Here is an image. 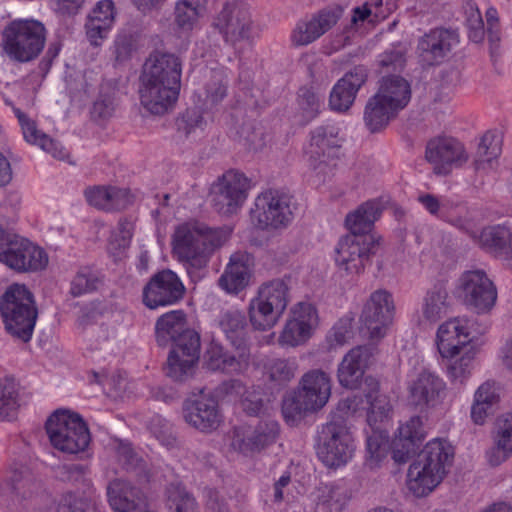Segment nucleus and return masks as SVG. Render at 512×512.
Returning <instances> with one entry per match:
<instances>
[{
    "mask_svg": "<svg viewBox=\"0 0 512 512\" xmlns=\"http://www.w3.org/2000/svg\"><path fill=\"white\" fill-rule=\"evenodd\" d=\"M155 337L160 347L172 346L166 375L176 382L191 379L200 357V336L189 327L186 313L173 310L161 315L155 324Z\"/></svg>",
    "mask_w": 512,
    "mask_h": 512,
    "instance_id": "obj_1",
    "label": "nucleus"
},
{
    "mask_svg": "<svg viewBox=\"0 0 512 512\" xmlns=\"http://www.w3.org/2000/svg\"><path fill=\"white\" fill-rule=\"evenodd\" d=\"M185 287L172 270L165 269L154 274L143 288V303L149 309L173 305L181 300Z\"/></svg>",
    "mask_w": 512,
    "mask_h": 512,
    "instance_id": "obj_17",
    "label": "nucleus"
},
{
    "mask_svg": "<svg viewBox=\"0 0 512 512\" xmlns=\"http://www.w3.org/2000/svg\"><path fill=\"white\" fill-rule=\"evenodd\" d=\"M388 450V441L378 430L372 429V433L366 440V465L373 469L386 457Z\"/></svg>",
    "mask_w": 512,
    "mask_h": 512,
    "instance_id": "obj_51",
    "label": "nucleus"
},
{
    "mask_svg": "<svg viewBox=\"0 0 512 512\" xmlns=\"http://www.w3.org/2000/svg\"><path fill=\"white\" fill-rule=\"evenodd\" d=\"M352 320L349 318L340 319L327 334L329 347L342 346L352 337Z\"/></svg>",
    "mask_w": 512,
    "mask_h": 512,
    "instance_id": "obj_60",
    "label": "nucleus"
},
{
    "mask_svg": "<svg viewBox=\"0 0 512 512\" xmlns=\"http://www.w3.org/2000/svg\"><path fill=\"white\" fill-rule=\"evenodd\" d=\"M279 432V425L273 419H265L258 423L251 433V440L255 452H259L265 447L275 442Z\"/></svg>",
    "mask_w": 512,
    "mask_h": 512,
    "instance_id": "obj_52",
    "label": "nucleus"
},
{
    "mask_svg": "<svg viewBox=\"0 0 512 512\" xmlns=\"http://www.w3.org/2000/svg\"><path fill=\"white\" fill-rule=\"evenodd\" d=\"M376 348L370 345H359L350 349L338 365L337 379L339 384L347 389H357L364 374L372 362Z\"/></svg>",
    "mask_w": 512,
    "mask_h": 512,
    "instance_id": "obj_23",
    "label": "nucleus"
},
{
    "mask_svg": "<svg viewBox=\"0 0 512 512\" xmlns=\"http://www.w3.org/2000/svg\"><path fill=\"white\" fill-rule=\"evenodd\" d=\"M399 112L388 103L374 94L365 105L363 120L365 126L371 133L378 132L385 128Z\"/></svg>",
    "mask_w": 512,
    "mask_h": 512,
    "instance_id": "obj_38",
    "label": "nucleus"
},
{
    "mask_svg": "<svg viewBox=\"0 0 512 512\" xmlns=\"http://www.w3.org/2000/svg\"><path fill=\"white\" fill-rule=\"evenodd\" d=\"M50 442L61 452L76 454L90 443V432L80 415L67 410L55 411L46 422Z\"/></svg>",
    "mask_w": 512,
    "mask_h": 512,
    "instance_id": "obj_8",
    "label": "nucleus"
},
{
    "mask_svg": "<svg viewBox=\"0 0 512 512\" xmlns=\"http://www.w3.org/2000/svg\"><path fill=\"white\" fill-rule=\"evenodd\" d=\"M425 435L426 432L419 416H414L401 425L393 442V460L398 464L406 463L416 453Z\"/></svg>",
    "mask_w": 512,
    "mask_h": 512,
    "instance_id": "obj_27",
    "label": "nucleus"
},
{
    "mask_svg": "<svg viewBox=\"0 0 512 512\" xmlns=\"http://www.w3.org/2000/svg\"><path fill=\"white\" fill-rule=\"evenodd\" d=\"M448 309V291L443 283H436L424 297L423 316L431 322H436L447 314Z\"/></svg>",
    "mask_w": 512,
    "mask_h": 512,
    "instance_id": "obj_43",
    "label": "nucleus"
},
{
    "mask_svg": "<svg viewBox=\"0 0 512 512\" xmlns=\"http://www.w3.org/2000/svg\"><path fill=\"white\" fill-rule=\"evenodd\" d=\"M235 350L227 353L226 373L241 374L245 372L251 360L250 348L245 341L233 345Z\"/></svg>",
    "mask_w": 512,
    "mask_h": 512,
    "instance_id": "obj_54",
    "label": "nucleus"
},
{
    "mask_svg": "<svg viewBox=\"0 0 512 512\" xmlns=\"http://www.w3.org/2000/svg\"><path fill=\"white\" fill-rule=\"evenodd\" d=\"M115 452L118 462L127 471H136L138 469L145 471V461L134 451L130 443L119 441L115 447Z\"/></svg>",
    "mask_w": 512,
    "mask_h": 512,
    "instance_id": "obj_56",
    "label": "nucleus"
},
{
    "mask_svg": "<svg viewBox=\"0 0 512 512\" xmlns=\"http://www.w3.org/2000/svg\"><path fill=\"white\" fill-rule=\"evenodd\" d=\"M241 405L244 412L250 416H261L264 414L266 405L260 387L245 389L242 395Z\"/></svg>",
    "mask_w": 512,
    "mask_h": 512,
    "instance_id": "obj_57",
    "label": "nucleus"
},
{
    "mask_svg": "<svg viewBox=\"0 0 512 512\" xmlns=\"http://www.w3.org/2000/svg\"><path fill=\"white\" fill-rule=\"evenodd\" d=\"M214 26L232 45L249 41L252 37V19L248 8L239 2L226 3L214 20Z\"/></svg>",
    "mask_w": 512,
    "mask_h": 512,
    "instance_id": "obj_18",
    "label": "nucleus"
},
{
    "mask_svg": "<svg viewBox=\"0 0 512 512\" xmlns=\"http://www.w3.org/2000/svg\"><path fill=\"white\" fill-rule=\"evenodd\" d=\"M228 351L220 344L211 342L205 352V364L211 371H221L226 373Z\"/></svg>",
    "mask_w": 512,
    "mask_h": 512,
    "instance_id": "obj_62",
    "label": "nucleus"
},
{
    "mask_svg": "<svg viewBox=\"0 0 512 512\" xmlns=\"http://www.w3.org/2000/svg\"><path fill=\"white\" fill-rule=\"evenodd\" d=\"M165 494L170 512H199L195 497L182 484L170 483Z\"/></svg>",
    "mask_w": 512,
    "mask_h": 512,
    "instance_id": "obj_46",
    "label": "nucleus"
},
{
    "mask_svg": "<svg viewBox=\"0 0 512 512\" xmlns=\"http://www.w3.org/2000/svg\"><path fill=\"white\" fill-rule=\"evenodd\" d=\"M407 47L401 43L386 49L378 57L379 72L383 75L391 71H402L406 65Z\"/></svg>",
    "mask_w": 512,
    "mask_h": 512,
    "instance_id": "obj_49",
    "label": "nucleus"
},
{
    "mask_svg": "<svg viewBox=\"0 0 512 512\" xmlns=\"http://www.w3.org/2000/svg\"><path fill=\"white\" fill-rule=\"evenodd\" d=\"M343 12V7L335 5L320 10L308 21L299 22L292 33V42L297 46L314 42L337 24Z\"/></svg>",
    "mask_w": 512,
    "mask_h": 512,
    "instance_id": "obj_25",
    "label": "nucleus"
},
{
    "mask_svg": "<svg viewBox=\"0 0 512 512\" xmlns=\"http://www.w3.org/2000/svg\"><path fill=\"white\" fill-rule=\"evenodd\" d=\"M19 394L13 380L0 379V420L11 421L18 414Z\"/></svg>",
    "mask_w": 512,
    "mask_h": 512,
    "instance_id": "obj_47",
    "label": "nucleus"
},
{
    "mask_svg": "<svg viewBox=\"0 0 512 512\" xmlns=\"http://www.w3.org/2000/svg\"><path fill=\"white\" fill-rule=\"evenodd\" d=\"M223 229H212L205 223L191 221L176 227L172 252L188 273L205 268L214 251L228 239Z\"/></svg>",
    "mask_w": 512,
    "mask_h": 512,
    "instance_id": "obj_3",
    "label": "nucleus"
},
{
    "mask_svg": "<svg viewBox=\"0 0 512 512\" xmlns=\"http://www.w3.org/2000/svg\"><path fill=\"white\" fill-rule=\"evenodd\" d=\"M116 96L117 88L112 82L107 81L100 85L99 92L90 110L94 121L102 123L114 116L118 105Z\"/></svg>",
    "mask_w": 512,
    "mask_h": 512,
    "instance_id": "obj_39",
    "label": "nucleus"
},
{
    "mask_svg": "<svg viewBox=\"0 0 512 512\" xmlns=\"http://www.w3.org/2000/svg\"><path fill=\"white\" fill-rule=\"evenodd\" d=\"M393 310L392 295L388 291L380 289L371 294L361 314L362 323L370 339H380L385 335Z\"/></svg>",
    "mask_w": 512,
    "mask_h": 512,
    "instance_id": "obj_22",
    "label": "nucleus"
},
{
    "mask_svg": "<svg viewBox=\"0 0 512 512\" xmlns=\"http://www.w3.org/2000/svg\"><path fill=\"white\" fill-rule=\"evenodd\" d=\"M92 504V497L90 494L83 493L78 495L76 493H65L57 508V512H86Z\"/></svg>",
    "mask_w": 512,
    "mask_h": 512,
    "instance_id": "obj_58",
    "label": "nucleus"
},
{
    "mask_svg": "<svg viewBox=\"0 0 512 512\" xmlns=\"http://www.w3.org/2000/svg\"><path fill=\"white\" fill-rule=\"evenodd\" d=\"M379 245V240L373 235L348 234L338 242L335 261L348 274H359Z\"/></svg>",
    "mask_w": 512,
    "mask_h": 512,
    "instance_id": "obj_16",
    "label": "nucleus"
},
{
    "mask_svg": "<svg viewBox=\"0 0 512 512\" xmlns=\"http://www.w3.org/2000/svg\"><path fill=\"white\" fill-rule=\"evenodd\" d=\"M462 351L463 354L459 358H452L447 366L450 380L454 383L458 382L460 384L464 383L470 375L475 356V352L470 346Z\"/></svg>",
    "mask_w": 512,
    "mask_h": 512,
    "instance_id": "obj_53",
    "label": "nucleus"
},
{
    "mask_svg": "<svg viewBox=\"0 0 512 512\" xmlns=\"http://www.w3.org/2000/svg\"><path fill=\"white\" fill-rule=\"evenodd\" d=\"M477 243L505 260H512V230L505 225L485 227L478 235Z\"/></svg>",
    "mask_w": 512,
    "mask_h": 512,
    "instance_id": "obj_33",
    "label": "nucleus"
},
{
    "mask_svg": "<svg viewBox=\"0 0 512 512\" xmlns=\"http://www.w3.org/2000/svg\"><path fill=\"white\" fill-rule=\"evenodd\" d=\"M133 225L127 219H120L117 232L111 235L108 249L113 254H119L125 250L130 243L132 237Z\"/></svg>",
    "mask_w": 512,
    "mask_h": 512,
    "instance_id": "obj_59",
    "label": "nucleus"
},
{
    "mask_svg": "<svg viewBox=\"0 0 512 512\" xmlns=\"http://www.w3.org/2000/svg\"><path fill=\"white\" fill-rule=\"evenodd\" d=\"M207 0H177L174 23L182 31H191L206 10Z\"/></svg>",
    "mask_w": 512,
    "mask_h": 512,
    "instance_id": "obj_41",
    "label": "nucleus"
},
{
    "mask_svg": "<svg viewBox=\"0 0 512 512\" xmlns=\"http://www.w3.org/2000/svg\"><path fill=\"white\" fill-rule=\"evenodd\" d=\"M354 441L347 423L341 417H332L319 433L317 455L330 468L345 465L353 456Z\"/></svg>",
    "mask_w": 512,
    "mask_h": 512,
    "instance_id": "obj_10",
    "label": "nucleus"
},
{
    "mask_svg": "<svg viewBox=\"0 0 512 512\" xmlns=\"http://www.w3.org/2000/svg\"><path fill=\"white\" fill-rule=\"evenodd\" d=\"M0 263L17 273L38 272L48 265V255L29 239L3 231L0 235Z\"/></svg>",
    "mask_w": 512,
    "mask_h": 512,
    "instance_id": "obj_9",
    "label": "nucleus"
},
{
    "mask_svg": "<svg viewBox=\"0 0 512 512\" xmlns=\"http://www.w3.org/2000/svg\"><path fill=\"white\" fill-rule=\"evenodd\" d=\"M182 62L172 53H155L146 60L139 88L144 108L155 115L167 113L176 103L181 87Z\"/></svg>",
    "mask_w": 512,
    "mask_h": 512,
    "instance_id": "obj_2",
    "label": "nucleus"
},
{
    "mask_svg": "<svg viewBox=\"0 0 512 512\" xmlns=\"http://www.w3.org/2000/svg\"><path fill=\"white\" fill-rule=\"evenodd\" d=\"M493 446L486 452L490 466L496 467L512 456V413L497 418L492 432Z\"/></svg>",
    "mask_w": 512,
    "mask_h": 512,
    "instance_id": "obj_29",
    "label": "nucleus"
},
{
    "mask_svg": "<svg viewBox=\"0 0 512 512\" xmlns=\"http://www.w3.org/2000/svg\"><path fill=\"white\" fill-rule=\"evenodd\" d=\"M45 42V26L34 19L13 20L2 33L4 52L11 60L19 63L36 59L42 52Z\"/></svg>",
    "mask_w": 512,
    "mask_h": 512,
    "instance_id": "obj_7",
    "label": "nucleus"
},
{
    "mask_svg": "<svg viewBox=\"0 0 512 512\" xmlns=\"http://www.w3.org/2000/svg\"><path fill=\"white\" fill-rule=\"evenodd\" d=\"M0 314L6 332L28 342L33 334L38 309L33 293L24 284H12L0 297Z\"/></svg>",
    "mask_w": 512,
    "mask_h": 512,
    "instance_id": "obj_4",
    "label": "nucleus"
},
{
    "mask_svg": "<svg viewBox=\"0 0 512 512\" xmlns=\"http://www.w3.org/2000/svg\"><path fill=\"white\" fill-rule=\"evenodd\" d=\"M100 279L89 268L80 269L71 281L70 293L74 297L90 293L97 289Z\"/></svg>",
    "mask_w": 512,
    "mask_h": 512,
    "instance_id": "obj_55",
    "label": "nucleus"
},
{
    "mask_svg": "<svg viewBox=\"0 0 512 512\" xmlns=\"http://www.w3.org/2000/svg\"><path fill=\"white\" fill-rule=\"evenodd\" d=\"M291 198L275 190H268L255 199L251 218L262 230L279 229L288 226L293 219L290 207Z\"/></svg>",
    "mask_w": 512,
    "mask_h": 512,
    "instance_id": "obj_15",
    "label": "nucleus"
},
{
    "mask_svg": "<svg viewBox=\"0 0 512 512\" xmlns=\"http://www.w3.org/2000/svg\"><path fill=\"white\" fill-rule=\"evenodd\" d=\"M247 256L233 254L224 273L219 278V286L228 293L238 294L245 289L251 278Z\"/></svg>",
    "mask_w": 512,
    "mask_h": 512,
    "instance_id": "obj_34",
    "label": "nucleus"
},
{
    "mask_svg": "<svg viewBox=\"0 0 512 512\" xmlns=\"http://www.w3.org/2000/svg\"><path fill=\"white\" fill-rule=\"evenodd\" d=\"M40 489V481L27 467L15 469L10 477L0 485L2 494L15 495L20 499L31 498Z\"/></svg>",
    "mask_w": 512,
    "mask_h": 512,
    "instance_id": "obj_36",
    "label": "nucleus"
},
{
    "mask_svg": "<svg viewBox=\"0 0 512 512\" xmlns=\"http://www.w3.org/2000/svg\"><path fill=\"white\" fill-rule=\"evenodd\" d=\"M382 100L400 112L411 100L412 90L410 82L399 74L383 75L378 80L375 93Z\"/></svg>",
    "mask_w": 512,
    "mask_h": 512,
    "instance_id": "obj_32",
    "label": "nucleus"
},
{
    "mask_svg": "<svg viewBox=\"0 0 512 512\" xmlns=\"http://www.w3.org/2000/svg\"><path fill=\"white\" fill-rule=\"evenodd\" d=\"M416 466H418L417 459L408 469L407 486L416 497H424L431 493L442 482V480L437 473H433L428 468L417 473ZM418 470H420V468H418Z\"/></svg>",
    "mask_w": 512,
    "mask_h": 512,
    "instance_id": "obj_44",
    "label": "nucleus"
},
{
    "mask_svg": "<svg viewBox=\"0 0 512 512\" xmlns=\"http://www.w3.org/2000/svg\"><path fill=\"white\" fill-rule=\"evenodd\" d=\"M365 398L368 403L367 422L373 429L377 422H382L388 417L391 410L390 405L385 397L378 395L379 383L373 377L365 378Z\"/></svg>",
    "mask_w": 512,
    "mask_h": 512,
    "instance_id": "obj_42",
    "label": "nucleus"
},
{
    "mask_svg": "<svg viewBox=\"0 0 512 512\" xmlns=\"http://www.w3.org/2000/svg\"><path fill=\"white\" fill-rule=\"evenodd\" d=\"M469 333L466 326L458 318L443 323L437 332L439 353L446 358H452L468 347Z\"/></svg>",
    "mask_w": 512,
    "mask_h": 512,
    "instance_id": "obj_30",
    "label": "nucleus"
},
{
    "mask_svg": "<svg viewBox=\"0 0 512 512\" xmlns=\"http://www.w3.org/2000/svg\"><path fill=\"white\" fill-rule=\"evenodd\" d=\"M183 418L187 424L203 433L215 431L222 421L217 400L207 394L185 400Z\"/></svg>",
    "mask_w": 512,
    "mask_h": 512,
    "instance_id": "obj_20",
    "label": "nucleus"
},
{
    "mask_svg": "<svg viewBox=\"0 0 512 512\" xmlns=\"http://www.w3.org/2000/svg\"><path fill=\"white\" fill-rule=\"evenodd\" d=\"M298 103L303 111L304 117L313 119L319 112V98L312 88L302 87L298 92Z\"/></svg>",
    "mask_w": 512,
    "mask_h": 512,
    "instance_id": "obj_64",
    "label": "nucleus"
},
{
    "mask_svg": "<svg viewBox=\"0 0 512 512\" xmlns=\"http://www.w3.org/2000/svg\"><path fill=\"white\" fill-rule=\"evenodd\" d=\"M500 153V141L493 133H485L478 145L473 160L475 170L488 172L495 169L498 164V157Z\"/></svg>",
    "mask_w": 512,
    "mask_h": 512,
    "instance_id": "obj_40",
    "label": "nucleus"
},
{
    "mask_svg": "<svg viewBox=\"0 0 512 512\" xmlns=\"http://www.w3.org/2000/svg\"><path fill=\"white\" fill-rule=\"evenodd\" d=\"M17 117L27 142L38 145L42 150L50 153L54 158L59 160H64L68 157V153L65 149L48 135L40 132L35 122L30 120L24 113L18 110Z\"/></svg>",
    "mask_w": 512,
    "mask_h": 512,
    "instance_id": "obj_37",
    "label": "nucleus"
},
{
    "mask_svg": "<svg viewBox=\"0 0 512 512\" xmlns=\"http://www.w3.org/2000/svg\"><path fill=\"white\" fill-rule=\"evenodd\" d=\"M88 203L101 210L119 211L127 208L133 201L130 191L115 186H93L85 190Z\"/></svg>",
    "mask_w": 512,
    "mask_h": 512,
    "instance_id": "obj_31",
    "label": "nucleus"
},
{
    "mask_svg": "<svg viewBox=\"0 0 512 512\" xmlns=\"http://www.w3.org/2000/svg\"><path fill=\"white\" fill-rule=\"evenodd\" d=\"M227 95V84L221 72H214L206 84V102L216 105Z\"/></svg>",
    "mask_w": 512,
    "mask_h": 512,
    "instance_id": "obj_61",
    "label": "nucleus"
},
{
    "mask_svg": "<svg viewBox=\"0 0 512 512\" xmlns=\"http://www.w3.org/2000/svg\"><path fill=\"white\" fill-rule=\"evenodd\" d=\"M384 206L378 199H373L362 203L356 210L346 216L345 224L351 234L370 235L368 232L377 221Z\"/></svg>",
    "mask_w": 512,
    "mask_h": 512,
    "instance_id": "obj_35",
    "label": "nucleus"
},
{
    "mask_svg": "<svg viewBox=\"0 0 512 512\" xmlns=\"http://www.w3.org/2000/svg\"><path fill=\"white\" fill-rule=\"evenodd\" d=\"M290 302L289 279L277 278L262 283L249 304L252 326L260 331L274 327Z\"/></svg>",
    "mask_w": 512,
    "mask_h": 512,
    "instance_id": "obj_6",
    "label": "nucleus"
},
{
    "mask_svg": "<svg viewBox=\"0 0 512 512\" xmlns=\"http://www.w3.org/2000/svg\"><path fill=\"white\" fill-rule=\"evenodd\" d=\"M297 368L295 360L275 358L265 363L264 374L270 382L285 385L295 377Z\"/></svg>",
    "mask_w": 512,
    "mask_h": 512,
    "instance_id": "obj_48",
    "label": "nucleus"
},
{
    "mask_svg": "<svg viewBox=\"0 0 512 512\" xmlns=\"http://www.w3.org/2000/svg\"><path fill=\"white\" fill-rule=\"evenodd\" d=\"M331 394L330 377L322 370L305 373L297 391L283 399L282 413L287 421H296L306 413L321 409Z\"/></svg>",
    "mask_w": 512,
    "mask_h": 512,
    "instance_id": "obj_5",
    "label": "nucleus"
},
{
    "mask_svg": "<svg viewBox=\"0 0 512 512\" xmlns=\"http://www.w3.org/2000/svg\"><path fill=\"white\" fill-rule=\"evenodd\" d=\"M219 326L232 345L245 341L247 321L243 312L236 309L222 312L219 318Z\"/></svg>",
    "mask_w": 512,
    "mask_h": 512,
    "instance_id": "obj_45",
    "label": "nucleus"
},
{
    "mask_svg": "<svg viewBox=\"0 0 512 512\" xmlns=\"http://www.w3.org/2000/svg\"><path fill=\"white\" fill-rule=\"evenodd\" d=\"M459 42L458 35L451 30L435 28L419 38L417 55L423 65L434 66L446 61L454 46Z\"/></svg>",
    "mask_w": 512,
    "mask_h": 512,
    "instance_id": "obj_21",
    "label": "nucleus"
},
{
    "mask_svg": "<svg viewBox=\"0 0 512 512\" xmlns=\"http://www.w3.org/2000/svg\"><path fill=\"white\" fill-rule=\"evenodd\" d=\"M342 146L339 129L332 125L321 126L311 133V141L307 151L310 165L321 181L333 175L337 156Z\"/></svg>",
    "mask_w": 512,
    "mask_h": 512,
    "instance_id": "obj_12",
    "label": "nucleus"
},
{
    "mask_svg": "<svg viewBox=\"0 0 512 512\" xmlns=\"http://www.w3.org/2000/svg\"><path fill=\"white\" fill-rule=\"evenodd\" d=\"M425 158L438 175H447L453 168L468 161V154L458 140L452 137H435L427 142Z\"/></svg>",
    "mask_w": 512,
    "mask_h": 512,
    "instance_id": "obj_19",
    "label": "nucleus"
},
{
    "mask_svg": "<svg viewBox=\"0 0 512 512\" xmlns=\"http://www.w3.org/2000/svg\"><path fill=\"white\" fill-rule=\"evenodd\" d=\"M445 396V381L428 369H422L407 380V404L415 411L428 412L439 406Z\"/></svg>",
    "mask_w": 512,
    "mask_h": 512,
    "instance_id": "obj_11",
    "label": "nucleus"
},
{
    "mask_svg": "<svg viewBox=\"0 0 512 512\" xmlns=\"http://www.w3.org/2000/svg\"><path fill=\"white\" fill-rule=\"evenodd\" d=\"M313 331L309 325L290 318L279 336V343L290 347L302 345L312 336Z\"/></svg>",
    "mask_w": 512,
    "mask_h": 512,
    "instance_id": "obj_50",
    "label": "nucleus"
},
{
    "mask_svg": "<svg viewBox=\"0 0 512 512\" xmlns=\"http://www.w3.org/2000/svg\"><path fill=\"white\" fill-rule=\"evenodd\" d=\"M453 457L454 451L450 444L440 439L432 440L417 456L418 466L416 469L420 468L417 473L428 468L443 480L448 468L452 465Z\"/></svg>",
    "mask_w": 512,
    "mask_h": 512,
    "instance_id": "obj_28",
    "label": "nucleus"
},
{
    "mask_svg": "<svg viewBox=\"0 0 512 512\" xmlns=\"http://www.w3.org/2000/svg\"><path fill=\"white\" fill-rule=\"evenodd\" d=\"M107 496L115 512L146 511V498L141 489L124 479H114L109 482Z\"/></svg>",
    "mask_w": 512,
    "mask_h": 512,
    "instance_id": "obj_26",
    "label": "nucleus"
},
{
    "mask_svg": "<svg viewBox=\"0 0 512 512\" xmlns=\"http://www.w3.org/2000/svg\"><path fill=\"white\" fill-rule=\"evenodd\" d=\"M369 69L357 65L347 71L333 86L329 96V107L336 112H346L353 105L358 91L367 82Z\"/></svg>",
    "mask_w": 512,
    "mask_h": 512,
    "instance_id": "obj_24",
    "label": "nucleus"
},
{
    "mask_svg": "<svg viewBox=\"0 0 512 512\" xmlns=\"http://www.w3.org/2000/svg\"><path fill=\"white\" fill-rule=\"evenodd\" d=\"M459 296L478 314L488 313L497 300V289L482 269L465 271L459 278Z\"/></svg>",
    "mask_w": 512,
    "mask_h": 512,
    "instance_id": "obj_14",
    "label": "nucleus"
},
{
    "mask_svg": "<svg viewBox=\"0 0 512 512\" xmlns=\"http://www.w3.org/2000/svg\"><path fill=\"white\" fill-rule=\"evenodd\" d=\"M291 318L297 322L309 325L315 330L318 325V313L315 306L308 302H299L291 309Z\"/></svg>",
    "mask_w": 512,
    "mask_h": 512,
    "instance_id": "obj_63",
    "label": "nucleus"
},
{
    "mask_svg": "<svg viewBox=\"0 0 512 512\" xmlns=\"http://www.w3.org/2000/svg\"><path fill=\"white\" fill-rule=\"evenodd\" d=\"M249 188L250 181L243 173L229 170L212 184L211 204L222 215L235 214L244 204Z\"/></svg>",
    "mask_w": 512,
    "mask_h": 512,
    "instance_id": "obj_13",
    "label": "nucleus"
}]
</instances>
